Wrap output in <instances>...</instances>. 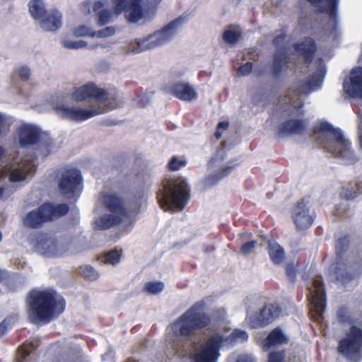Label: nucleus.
Returning a JSON list of instances; mask_svg holds the SVG:
<instances>
[{
    "mask_svg": "<svg viewBox=\"0 0 362 362\" xmlns=\"http://www.w3.org/2000/svg\"><path fill=\"white\" fill-rule=\"evenodd\" d=\"M237 362H255V360L252 358V356L250 355H243L239 356V358L237 360Z\"/></svg>",
    "mask_w": 362,
    "mask_h": 362,
    "instance_id": "obj_53",
    "label": "nucleus"
},
{
    "mask_svg": "<svg viewBox=\"0 0 362 362\" xmlns=\"http://www.w3.org/2000/svg\"><path fill=\"white\" fill-rule=\"evenodd\" d=\"M313 284L315 288V291L312 294H325L321 277L315 278L313 279Z\"/></svg>",
    "mask_w": 362,
    "mask_h": 362,
    "instance_id": "obj_43",
    "label": "nucleus"
},
{
    "mask_svg": "<svg viewBox=\"0 0 362 362\" xmlns=\"http://www.w3.org/2000/svg\"><path fill=\"white\" fill-rule=\"evenodd\" d=\"M313 136L322 148L340 158L345 164H353L357 161L350 141L341 129L334 128L327 122H319L315 127Z\"/></svg>",
    "mask_w": 362,
    "mask_h": 362,
    "instance_id": "obj_3",
    "label": "nucleus"
},
{
    "mask_svg": "<svg viewBox=\"0 0 362 362\" xmlns=\"http://www.w3.org/2000/svg\"><path fill=\"white\" fill-rule=\"evenodd\" d=\"M349 245L348 237L337 239L336 243L337 262L332 274L339 287H351L355 279L362 273V248L357 252L344 257L343 253Z\"/></svg>",
    "mask_w": 362,
    "mask_h": 362,
    "instance_id": "obj_4",
    "label": "nucleus"
},
{
    "mask_svg": "<svg viewBox=\"0 0 362 362\" xmlns=\"http://www.w3.org/2000/svg\"><path fill=\"white\" fill-rule=\"evenodd\" d=\"M138 216V211H134L132 214H104L95 218L93 227L95 229L106 230L121 223L126 230H130Z\"/></svg>",
    "mask_w": 362,
    "mask_h": 362,
    "instance_id": "obj_15",
    "label": "nucleus"
},
{
    "mask_svg": "<svg viewBox=\"0 0 362 362\" xmlns=\"http://www.w3.org/2000/svg\"><path fill=\"white\" fill-rule=\"evenodd\" d=\"M357 189L356 190H353L352 188L349 190L347 189L346 194H344V197L347 199H353L357 196L358 194L362 192V182H357L356 184Z\"/></svg>",
    "mask_w": 362,
    "mask_h": 362,
    "instance_id": "obj_47",
    "label": "nucleus"
},
{
    "mask_svg": "<svg viewBox=\"0 0 362 362\" xmlns=\"http://www.w3.org/2000/svg\"><path fill=\"white\" fill-rule=\"evenodd\" d=\"M338 351L346 359L358 362L362 350V329L353 325L339 341Z\"/></svg>",
    "mask_w": 362,
    "mask_h": 362,
    "instance_id": "obj_13",
    "label": "nucleus"
},
{
    "mask_svg": "<svg viewBox=\"0 0 362 362\" xmlns=\"http://www.w3.org/2000/svg\"><path fill=\"white\" fill-rule=\"evenodd\" d=\"M315 48V41L310 37L305 38L296 45V52L304 60L303 72L308 71L310 73L306 81H299L295 89L290 90L279 102L277 105L279 110L292 115H302L304 110L300 96L308 95L321 88L327 70L322 59L312 61Z\"/></svg>",
    "mask_w": 362,
    "mask_h": 362,
    "instance_id": "obj_2",
    "label": "nucleus"
},
{
    "mask_svg": "<svg viewBox=\"0 0 362 362\" xmlns=\"http://www.w3.org/2000/svg\"><path fill=\"white\" fill-rule=\"evenodd\" d=\"M165 288V284L161 281H150L144 284V291L151 294L161 293Z\"/></svg>",
    "mask_w": 362,
    "mask_h": 362,
    "instance_id": "obj_33",
    "label": "nucleus"
},
{
    "mask_svg": "<svg viewBox=\"0 0 362 362\" xmlns=\"http://www.w3.org/2000/svg\"><path fill=\"white\" fill-rule=\"evenodd\" d=\"M107 1H95L93 4V11L95 12H98V13H99V11H100L101 10H103L102 8L105 6Z\"/></svg>",
    "mask_w": 362,
    "mask_h": 362,
    "instance_id": "obj_52",
    "label": "nucleus"
},
{
    "mask_svg": "<svg viewBox=\"0 0 362 362\" xmlns=\"http://www.w3.org/2000/svg\"><path fill=\"white\" fill-rule=\"evenodd\" d=\"M80 274L86 279L91 281L99 278L100 274L90 265H85L81 267Z\"/></svg>",
    "mask_w": 362,
    "mask_h": 362,
    "instance_id": "obj_35",
    "label": "nucleus"
},
{
    "mask_svg": "<svg viewBox=\"0 0 362 362\" xmlns=\"http://www.w3.org/2000/svg\"><path fill=\"white\" fill-rule=\"evenodd\" d=\"M121 260L120 255L117 250H111L101 257V261L105 264H116Z\"/></svg>",
    "mask_w": 362,
    "mask_h": 362,
    "instance_id": "obj_37",
    "label": "nucleus"
},
{
    "mask_svg": "<svg viewBox=\"0 0 362 362\" xmlns=\"http://www.w3.org/2000/svg\"><path fill=\"white\" fill-rule=\"evenodd\" d=\"M29 294H56L55 291L52 288H47L45 290L40 289L38 288H33L29 293Z\"/></svg>",
    "mask_w": 362,
    "mask_h": 362,
    "instance_id": "obj_49",
    "label": "nucleus"
},
{
    "mask_svg": "<svg viewBox=\"0 0 362 362\" xmlns=\"http://www.w3.org/2000/svg\"><path fill=\"white\" fill-rule=\"evenodd\" d=\"M68 211L69 207L66 204L54 206L45 203L27 214L23 218V224L28 228H37L45 222L66 214Z\"/></svg>",
    "mask_w": 362,
    "mask_h": 362,
    "instance_id": "obj_12",
    "label": "nucleus"
},
{
    "mask_svg": "<svg viewBox=\"0 0 362 362\" xmlns=\"http://www.w3.org/2000/svg\"><path fill=\"white\" fill-rule=\"evenodd\" d=\"M288 341V339L284 334L282 329L279 327H276L269 333L263 341V349L267 350L276 345L286 344Z\"/></svg>",
    "mask_w": 362,
    "mask_h": 362,
    "instance_id": "obj_28",
    "label": "nucleus"
},
{
    "mask_svg": "<svg viewBox=\"0 0 362 362\" xmlns=\"http://www.w3.org/2000/svg\"><path fill=\"white\" fill-rule=\"evenodd\" d=\"M252 70V64L251 62H247L243 66H240L238 69V74L242 76H246L249 75Z\"/></svg>",
    "mask_w": 362,
    "mask_h": 362,
    "instance_id": "obj_48",
    "label": "nucleus"
},
{
    "mask_svg": "<svg viewBox=\"0 0 362 362\" xmlns=\"http://www.w3.org/2000/svg\"><path fill=\"white\" fill-rule=\"evenodd\" d=\"M37 346L38 344L37 341H35V343L32 342L30 344H25L24 345H23L21 349L22 356L25 358L29 356L31 351H33L36 347H37Z\"/></svg>",
    "mask_w": 362,
    "mask_h": 362,
    "instance_id": "obj_44",
    "label": "nucleus"
},
{
    "mask_svg": "<svg viewBox=\"0 0 362 362\" xmlns=\"http://www.w3.org/2000/svg\"><path fill=\"white\" fill-rule=\"evenodd\" d=\"M113 10L104 8L98 13V24L105 25L112 22L122 13L131 23L140 22L144 18V10L141 8V0H112Z\"/></svg>",
    "mask_w": 362,
    "mask_h": 362,
    "instance_id": "obj_11",
    "label": "nucleus"
},
{
    "mask_svg": "<svg viewBox=\"0 0 362 362\" xmlns=\"http://www.w3.org/2000/svg\"><path fill=\"white\" fill-rule=\"evenodd\" d=\"M99 202L110 213L115 214H132L134 211L139 213V207L136 204L133 209H124L122 199L115 193L112 192H104L101 194Z\"/></svg>",
    "mask_w": 362,
    "mask_h": 362,
    "instance_id": "obj_19",
    "label": "nucleus"
},
{
    "mask_svg": "<svg viewBox=\"0 0 362 362\" xmlns=\"http://www.w3.org/2000/svg\"><path fill=\"white\" fill-rule=\"evenodd\" d=\"M228 122H221L218 123L217 127L218 128V129L225 130V129H226L228 128Z\"/></svg>",
    "mask_w": 362,
    "mask_h": 362,
    "instance_id": "obj_56",
    "label": "nucleus"
},
{
    "mask_svg": "<svg viewBox=\"0 0 362 362\" xmlns=\"http://www.w3.org/2000/svg\"><path fill=\"white\" fill-rule=\"evenodd\" d=\"M40 27L45 31H55L62 25V13L57 10H51L40 21Z\"/></svg>",
    "mask_w": 362,
    "mask_h": 362,
    "instance_id": "obj_26",
    "label": "nucleus"
},
{
    "mask_svg": "<svg viewBox=\"0 0 362 362\" xmlns=\"http://www.w3.org/2000/svg\"><path fill=\"white\" fill-rule=\"evenodd\" d=\"M286 274L291 281H293L296 277V269L293 265L286 267Z\"/></svg>",
    "mask_w": 362,
    "mask_h": 362,
    "instance_id": "obj_51",
    "label": "nucleus"
},
{
    "mask_svg": "<svg viewBox=\"0 0 362 362\" xmlns=\"http://www.w3.org/2000/svg\"><path fill=\"white\" fill-rule=\"evenodd\" d=\"M186 165V161L185 160L179 159L177 157L174 156L173 157L169 163H168V168L171 170H178L181 168Z\"/></svg>",
    "mask_w": 362,
    "mask_h": 362,
    "instance_id": "obj_41",
    "label": "nucleus"
},
{
    "mask_svg": "<svg viewBox=\"0 0 362 362\" xmlns=\"http://www.w3.org/2000/svg\"><path fill=\"white\" fill-rule=\"evenodd\" d=\"M173 94L179 99L185 101H190L197 98L195 89L187 83H177L172 88Z\"/></svg>",
    "mask_w": 362,
    "mask_h": 362,
    "instance_id": "obj_27",
    "label": "nucleus"
},
{
    "mask_svg": "<svg viewBox=\"0 0 362 362\" xmlns=\"http://www.w3.org/2000/svg\"><path fill=\"white\" fill-rule=\"evenodd\" d=\"M309 202L303 199L293 208L291 211L293 221L298 230H304L311 226L313 217L310 213Z\"/></svg>",
    "mask_w": 362,
    "mask_h": 362,
    "instance_id": "obj_20",
    "label": "nucleus"
},
{
    "mask_svg": "<svg viewBox=\"0 0 362 362\" xmlns=\"http://www.w3.org/2000/svg\"><path fill=\"white\" fill-rule=\"evenodd\" d=\"M285 37L286 35L284 33H281L276 35L273 41L274 44L277 47L272 64V70L275 76H280L293 65L291 58L288 55L287 48L283 45Z\"/></svg>",
    "mask_w": 362,
    "mask_h": 362,
    "instance_id": "obj_18",
    "label": "nucleus"
},
{
    "mask_svg": "<svg viewBox=\"0 0 362 362\" xmlns=\"http://www.w3.org/2000/svg\"><path fill=\"white\" fill-rule=\"evenodd\" d=\"M94 30L88 25H81L76 28H74L73 31V34L76 37H86L89 36L93 37Z\"/></svg>",
    "mask_w": 362,
    "mask_h": 362,
    "instance_id": "obj_39",
    "label": "nucleus"
},
{
    "mask_svg": "<svg viewBox=\"0 0 362 362\" xmlns=\"http://www.w3.org/2000/svg\"><path fill=\"white\" fill-rule=\"evenodd\" d=\"M62 45L67 49H78L87 47L88 43L84 40H72L64 39L62 40Z\"/></svg>",
    "mask_w": 362,
    "mask_h": 362,
    "instance_id": "obj_38",
    "label": "nucleus"
},
{
    "mask_svg": "<svg viewBox=\"0 0 362 362\" xmlns=\"http://www.w3.org/2000/svg\"><path fill=\"white\" fill-rule=\"evenodd\" d=\"M210 317L204 313V304L195 303L168 327V335L173 348L181 357H189L192 362H217L218 350L247 339L245 331L235 329L225 337L218 333L202 341L199 329L209 325Z\"/></svg>",
    "mask_w": 362,
    "mask_h": 362,
    "instance_id": "obj_1",
    "label": "nucleus"
},
{
    "mask_svg": "<svg viewBox=\"0 0 362 362\" xmlns=\"http://www.w3.org/2000/svg\"><path fill=\"white\" fill-rule=\"evenodd\" d=\"M12 319H6L0 324V337L4 334L8 327L11 325Z\"/></svg>",
    "mask_w": 362,
    "mask_h": 362,
    "instance_id": "obj_50",
    "label": "nucleus"
},
{
    "mask_svg": "<svg viewBox=\"0 0 362 362\" xmlns=\"http://www.w3.org/2000/svg\"><path fill=\"white\" fill-rule=\"evenodd\" d=\"M35 169L33 160L23 158L18 153H6L0 147V179L8 177L11 182L23 180ZM3 194V188L0 187V198Z\"/></svg>",
    "mask_w": 362,
    "mask_h": 362,
    "instance_id": "obj_8",
    "label": "nucleus"
},
{
    "mask_svg": "<svg viewBox=\"0 0 362 362\" xmlns=\"http://www.w3.org/2000/svg\"><path fill=\"white\" fill-rule=\"evenodd\" d=\"M308 127L305 119H289L279 127V132L282 135H296L303 134Z\"/></svg>",
    "mask_w": 362,
    "mask_h": 362,
    "instance_id": "obj_25",
    "label": "nucleus"
},
{
    "mask_svg": "<svg viewBox=\"0 0 362 362\" xmlns=\"http://www.w3.org/2000/svg\"><path fill=\"white\" fill-rule=\"evenodd\" d=\"M358 117L360 119V122L358 124L359 129V138H360V147L362 149V112L358 115Z\"/></svg>",
    "mask_w": 362,
    "mask_h": 362,
    "instance_id": "obj_54",
    "label": "nucleus"
},
{
    "mask_svg": "<svg viewBox=\"0 0 362 362\" xmlns=\"http://www.w3.org/2000/svg\"><path fill=\"white\" fill-rule=\"evenodd\" d=\"M222 133L221 132V129H218L217 127V130L215 132V136L217 139H219L221 137Z\"/></svg>",
    "mask_w": 362,
    "mask_h": 362,
    "instance_id": "obj_58",
    "label": "nucleus"
},
{
    "mask_svg": "<svg viewBox=\"0 0 362 362\" xmlns=\"http://www.w3.org/2000/svg\"><path fill=\"white\" fill-rule=\"evenodd\" d=\"M52 108L59 117L74 122H83L105 112L103 107L93 108L74 104L63 95L56 96L52 101Z\"/></svg>",
    "mask_w": 362,
    "mask_h": 362,
    "instance_id": "obj_10",
    "label": "nucleus"
},
{
    "mask_svg": "<svg viewBox=\"0 0 362 362\" xmlns=\"http://www.w3.org/2000/svg\"><path fill=\"white\" fill-rule=\"evenodd\" d=\"M285 352L284 351L273 352L269 354V362H284Z\"/></svg>",
    "mask_w": 362,
    "mask_h": 362,
    "instance_id": "obj_46",
    "label": "nucleus"
},
{
    "mask_svg": "<svg viewBox=\"0 0 362 362\" xmlns=\"http://www.w3.org/2000/svg\"><path fill=\"white\" fill-rule=\"evenodd\" d=\"M344 90L350 97L362 98V67H354L344 81Z\"/></svg>",
    "mask_w": 362,
    "mask_h": 362,
    "instance_id": "obj_21",
    "label": "nucleus"
},
{
    "mask_svg": "<svg viewBox=\"0 0 362 362\" xmlns=\"http://www.w3.org/2000/svg\"><path fill=\"white\" fill-rule=\"evenodd\" d=\"M33 244L37 252L47 257L58 256L69 249L65 239L56 240L47 234H40Z\"/></svg>",
    "mask_w": 362,
    "mask_h": 362,
    "instance_id": "obj_14",
    "label": "nucleus"
},
{
    "mask_svg": "<svg viewBox=\"0 0 362 362\" xmlns=\"http://www.w3.org/2000/svg\"><path fill=\"white\" fill-rule=\"evenodd\" d=\"M226 150L223 147H221L209 161V165L214 170V173L208 177L209 183H216L230 173L235 167L236 165H233L232 161L224 162Z\"/></svg>",
    "mask_w": 362,
    "mask_h": 362,
    "instance_id": "obj_16",
    "label": "nucleus"
},
{
    "mask_svg": "<svg viewBox=\"0 0 362 362\" xmlns=\"http://www.w3.org/2000/svg\"><path fill=\"white\" fill-rule=\"evenodd\" d=\"M257 244V241L255 240L244 243L241 247V252L244 255H249L252 253L254 251Z\"/></svg>",
    "mask_w": 362,
    "mask_h": 362,
    "instance_id": "obj_45",
    "label": "nucleus"
},
{
    "mask_svg": "<svg viewBox=\"0 0 362 362\" xmlns=\"http://www.w3.org/2000/svg\"><path fill=\"white\" fill-rule=\"evenodd\" d=\"M342 312H343L342 309H340V310H338L337 315H338L339 317H342V315H343Z\"/></svg>",
    "mask_w": 362,
    "mask_h": 362,
    "instance_id": "obj_59",
    "label": "nucleus"
},
{
    "mask_svg": "<svg viewBox=\"0 0 362 362\" xmlns=\"http://www.w3.org/2000/svg\"><path fill=\"white\" fill-rule=\"evenodd\" d=\"M81 173L75 169L66 170L62 173L59 181V189L61 194L68 198L77 195L82 189Z\"/></svg>",
    "mask_w": 362,
    "mask_h": 362,
    "instance_id": "obj_17",
    "label": "nucleus"
},
{
    "mask_svg": "<svg viewBox=\"0 0 362 362\" xmlns=\"http://www.w3.org/2000/svg\"><path fill=\"white\" fill-rule=\"evenodd\" d=\"M185 21V17H178L162 29L146 36L136 39L129 43L127 51L132 53H140L169 42L175 37Z\"/></svg>",
    "mask_w": 362,
    "mask_h": 362,
    "instance_id": "obj_6",
    "label": "nucleus"
},
{
    "mask_svg": "<svg viewBox=\"0 0 362 362\" xmlns=\"http://www.w3.org/2000/svg\"><path fill=\"white\" fill-rule=\"evenodd\" d=\"M348 206L349 204L346 201L341 202L339 205L336 206L334 214L339 217L348 216Z\"/></svg>",
    "mask_w": 362,
    "mask_h": 362,
    "instance_id": "obj_42",
    "label": "nucleus"
},
{
    "mask_svg": "<svg viewBox=\"0 0 362 362\" xmlns=\"http://www.w3.org/2000/svg\"><path fill=\"white\" fill-rule=\"evenodd\" d=\"M30 317L34 323H47L57 317L65 309L62 296H28Z\"/></svg>",
    "mask_w": 362,
    "mask_h": 362,
    "instance_id": "obj_5",
    "label": "nucleus"
},
{
    "mask_svg": "<svg viewBox=\"0 0 362 362\" xmlns=\"http://www.w3.org/2000/svg\"><path fill=\"white\" fill-rule=\"evenodd\" d=\"M2 240V235H1V233L0 232V242Z\"/></svg>",
    "mask_w": 362,
    "mask_h": 362,
    "instance_id": "obj_60",
    "label": "nucleus"
},
{
    "mask_svg": "<svg viewBox=\"0 0 362 362\" xmlns=\"http://www.w3.org/2000/svg\"><path fill=\"white\" fill-rule=\"evenodd\" d=\"M14 74L22 81H28L31 76L30 68L27 65H19L16 67Z\"/></svg>",
    "mask_w": 362,
    "mask_h": 362,
    "instance_id": "obj_36",
    "label": "nucleus"
},
{
    "mask_svg": "<svg viewBox=\"0 0 362 362\" xmlns=\"http://www.w3.org/2000/svg\"><path fill=\"white\" fill-rule=\"evenodd\" d=\"M280 312L281 309L277 305H267L257 316H249L247 320L252 328L264 327L277 317Z\"/></svg>",
    "mask_w": 362,
    "mask_h": 362,
    "instance_id": "obj_24",
    "label": "nucleus"
},
{
    "mask_svg": "<svg viewBox=\"0 0 362 362\" xmlns=\"http://www.w3.org/2000/svg\"><path fill=\"white\" fill-rule=\"evenodd\" d=\"M8 276V273L5 270L0 269V281L6 279Z\"/></svg>",
    "mask_w": 362,
    "mask_h": 362,
    "instance_id": "obj_57",
    "label": "nucleus"
},
{
    "mask_svg": "<svg viewBox=\"0 0 362 362\" xmlns=\"http://www.w3.org/2000/svg\"><path fill=\"white\" fill-rule=\"evenodd\" d=\"M240 37V31L238 28H229L223 33V39L225 42L229 45H235L237 43Z\"/></svg>",
    "mask_w": 362,
    "mask_h": 362,
    "instance_id": "obj_34",
    "label": "nucleus"
},
{
    "mask_svg": "<svg viewBox=\"0 0 362 362\" xmlns=\"http://www.w3.org/2000/svg\"><path fill=\"white\" fill-rule=\"evenodd\" d=\"M17 139L22 147L35 144L41 137L40 128L33 124L23 123L17 128Z\"/></svg>",
    "mask_w": 362,
    "mask_h": 362,
    "instance_id": "obj_23",
    "label": "nucleus"
},
{
    "mask_svg": "<svg viewBox=\"0 0 362 362\" xmlns=\"http://www.w3.org/2000/svg\"><path fill=\"white\" fill-rule=\"evenodd\" d=\"M326 296H308V301L310 305L312 312L317 315V320L322 317V313L326 308Z\"/></svg>",
    "mask_w": 362,
    "mask_h": 362,
    "instance_id": "obj_30",
    "label": "nucleus"
},
{
    "mask_svg": "<svg viewBox=\"0 0 362 362\" xmlns=\"http://www.w3.org/2000/svg\"><path fill=\"white\" fill-rule=\"evenodd\" d=\"M267 250L269 257L275 264H281L286 257L284 249L275 240H269Z\"/></svg>",
    "mask_w": 362,
    "mask_h": 362,
    "instance_id": "obj_29",
    "label": "nucleus"
},
{
    "mask_svg": "<svg viewBox=\"0 0 362 362\" xmlns=\"http://www.w3.org/2000/svg\"><path fill=\"white\" fill-rule=\"evenodd\" d=\"M162 0H141V8L144 10L145 16L141 21H146L151 18V14L154 13L156 7Z\"/></svg>",
    "mask_w": 362,
    "mask_h": 362,
    "instance_id": "obj_32",
    "label": "nucleus"
},
{
    "mask_svg": "<svg viewBox=\"0 0 362 362\" xmlns=\"http://www.w3.org/2000/svg\"><path fill=\"white\" fill-rule=\"evenodd\" d=\"M28 6L29 11L34 19L40 21L45 16L46 11L42 0H30Z\"/></svg>",
    "mask_w": 362,
    "mask_h": 362,
    "instance_id": "obj_31",
    "label": "nucleus"
},
{
    "mask_svg": "<svg viewBox=\"0 0 362 362\" xmlns=\"http://www.w3.org/2000/svg\"><path fill=\"white\" fill-rule=\"evenodd\" d=\"M115 33V28L112 26H108L98 31H94L93 37L106 38L114 35Z\"/></svg>",
    "mask_w": 362,
    "mask_h": 362,
    "instance_id": "obj_40",
    "label": "nucleus"
},
{
    "mask_svg": "<svg viewBox=\"0 0 362 362\" xmlns=\"http://www.w3.org/2000/svg\"><path fill=\"white\" fill-rule=\"evenodd\" d=\"M110 47V44H109V43H99V44L91 45L90 47V48L92 49H96L98 47L107 48V47Z\"/></svg>",
    "mask_w": 362,
    "mask_h": 362,
    "instance_id": "obj_55",
    "label": "nucleus"
},
{
    "mask_svg": "<svg viewBox=\"0 0 362 362\" xmlns=\"http://www.w3.org/2000/svg\"><path fill=\"white\" fill-rule=\"evenodd\" d=\"M157 198L165 211L182 210L189 198L188 185L184 179H165L159 189Z\"/></svg>",
    "mask_w": 362,
    "mask_h": 362,
    "instance_id": "obj_7",
    "label": "nucleus"
},
{
    "mask_svg": "<svg viewBox=\"0 0 362 362\" xmlns=\"http://www.w3.org/2000/svg\"><path fill=\"white\" fill-rule=\"evenodd\" d=\"M311 3L319 11L327 13L332 21L330 35L337 37L339 34L337 29V7L339 0H307Z\"/></svg>",
    "mask_w": 362,
    "mask_h": 362,
    "instance_id": "obj_22",
    "label": "nucleus"
},
{
    "mask_svg": "<svg viewBox=\"0 0 362 362\" xmlns=\"http://www.w3.org/2000/svg\"><path fill=\"white\" fill-rule=\"evenodd\" d=\"M71 98L76 102H82L88 98H93L94 104L89 107H103L105 110V112L119 107L122 103L116 93H107L93 83L74 88L71 93Z\"/></svg>",
    "mask_w": 362,
    "mask_h": 362,
    "instance_id": "obj_9",
    "label": "nucleus"
}]
</instances>
